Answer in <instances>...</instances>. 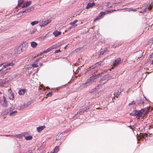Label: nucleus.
Wrapping results in <instances>:
<instances>
[{
  "label": "nucleus",
  "instance_id": "4d7b16f0",
  "mask_svg": "<svg viewBox=\"0 0 153 153\" xmlns=\"http://www.w3.org/2000/svg\"><path fill=\"white\" fill-rule=\"evenodd\" d=\"M114 11L113 10H110L108 12L111 13L112 12H113Z\"/></svg>",
  "mask_w": 153,
  "mask_h": 153
},
{
  "label": "nucleus",
  "instance_id": "72a5a7b5",
  "mask_svg": "<svg viewBox=\"0 0 153 153\" xmlns=\"http://www.w3.org/2000/svg\"><path fill=\"white\" fill-rule=\"evenodd\" d=\"M147 8H145L143 10H142L139 11L140 13H143L147 11Z\"/></svg>",
  "mask_w": 153,
  "mask_h": 153
},
{
  "label": "nucleus",
  "instance_id": "a211bd4d",
  "mask_svg": "<svg viewBox=\"0 0 153 153\" xmlns=\"http://www.w3.org/2000/svg\"><path fill=\"white\" fill-rule=\"evenodd\" d=\"M61 33L60 31L56 30L53 32V34L55 37L57 36H58L61 34Z\"/></svg>",
  "mask_w": 153,
  "mask_h": 153
},
{
  "label": "nucleus",
  "instance_id": "e2e57ef3",
  "mask_svg": "<svg viewBox=\"0 0 153 153\" xmlns=\"http://www.w3.org/2000/svg\"><path fill=\"white\" fill-rule=\"evenodd\" d=\"M152 64L153 65V60H152Z\"/></svg>",
  "mask_w": 153,
  "mask_h": 153
},
{
  "label": "nucleus",
  "instance_id": "6e6d98bb",
  "mask_svg": "<svg viewBox=\"0 0 153 153\" xmlns=\"http://www.w3.org/2000/svg\"><path fill=\"white\" fill-rule=\"evenodd\" d=\"M136 10L135 9H132V11H136Z\"/></svg>",
  "mask_w": 153,
  "mask_h": 153
},
{
  "label": "nucleus",
  "instance_id": "774afa93",
  "mask_svg": "<svg viewBox=\"0 0 153 153\" xmlns=\"http://www.w3.org/2000/svg\"><path fill=\"white\" fill-rule=\"evenodd\" d=\"M29 153H32V152H30Z\"/></svg>",
  "mask_w": 153,
  "mask_h": 153
},
{
  "label": "nucleus",
  "instance_id": "c85d7f7f",
  "mask_svg": "<svg viewBox=\"0 0 153 153\" xmlns=\"http://www.w3.org/2000/svg\"><path fill=\"white\" fill-rule=\"evenodd\" d=\"M37 30V29L36 28H34L32 30H30L29 33L30 34H33Z\"/></svg>",
  "mask_w": 153,
  "mask_h": 153
},
{
  "label": "nucleus",
  "instance_id": "ea45409f",
  "mask_svg": "<svg viewBox=\"0 0 153 153\" xmlns=\"http://www.w3.org/2000/svg\"><path fill=\"white\" fill-rule=\"evenodd\" d=\"M47 95L49 97H51L52 95V93L50 92L48 93Z\"/></svg>",
  "mask_w": 153,
  "mask_h": 153
},
{
  "label": "nucleus",
  "instance_id": "864d4df0",
  "mask_svg": "<svg viewBox=\"0 0 153 153\" xmlns=\"http://www.w3.org/2000/svg\"><path fill=\"white\" fill-rule=\"evenodd\" d=\"M144 98L145 99V100H146L147 101H148V99L146 98V97H145L144 96Z\"/></svg>",
  "mask_w": 153,
  "mask_h": 153
},
{
  "label": "nucleus",
  "instance_id": "7c9ffc66",
  "mask_svg": "<svg viewBox=\"0 0 153 153\" xmlns=\"http://www.w3.org/2000/svg\"><path fill=\"white\" fill-rule=\"evenodd\" d=\"M92 7V6L91 5V3H88L87 4V7H86V9H88Z\"/></svg>",
  "mask_w": 153,
  "mask_h": 153
},
{
  "label": "nucleus",
  "instance_id": "1a4fd4ad",
  "mask_svg": "<svg viewBox=\"0 0 153 153\" xmlns=\"http://www.w3.org/2000/svg\"><path fill=\"white\" fill-rule=\"evenodd\" d=\"M101 74L100 73L97 74L95 75L94 76H92L90 77V78H91V79L93 80V81L94 82H95V80L98 78Z\"/></svg>",
  "mask_w": 153,
  "mask_h": 153
},
{
  "label": "nucleus",
  "instance_id": "9d476101",
  "mask_svg": "<svg viewBox=\"0 0 153 153\" xmlns=\"http://www.w3.org/2000/svg\"><path fill=\"white\" fill-rule=\"evenodd\" d=\"M13 64L12 62H10V63H4V64L3 65V68H3H6L7 67H8L9 66H13Z\"/></svg>",
  "mask_w": 153,
  "mask_h": 153
},
{
  "label": "nucleus",
  "instance_id": "0eeeda50",
  "mask_svg": "<svg viewBox=\"0 0 153 153\" xmlns=\"http://www.w3.org/2000/svg\"><path fill=\"white\" fill-rule=\"evenodd\" d=\"M121 59L120 58H118L115 60L114 62H113L112 68H113L114 67L117 66L118 64L120 62Z\"/></svg>",
  "mask_w": 153,
  "mask_h": 153
},
{
  "label": "nucleus",
  "instance_id": "6e6552de",
  "mask_svg": "<svg viewBox=\"0 0 153 153\" xmlns=\"http://www.w3.org/2000/svg\"><path fill=\"white\" fill-rule=\"evenodd\" d=\"M106 14L105 12H101L98 15V16L94 20H97L98 19H102L103 16Z\"/></svg>",
  "mask_w": 153,
  "mask_h": 153
},
{
  "label": "nucleus",
  "instance_id": "69168bd1",
  "mask_svg": "<svg viewBox=\"0 0 153 153\" xmlns=\"http://www.w3.org/2000/svg\"><path fill=\"white\" fill-rule=\"evenodd\" d=\"M153 4V1L152 2L151 4Z\"/></svg>",
  "mask_w": 153,
  "mask_h": 153
},
{
  "label": "nucleus",
  "instance_id": "c9c22d12",
  "mask_svg": "<svg viewBox=\"0 0 153 153\" xmlns=\"http://www.w3.org/2000/svg\"><path fill=\"white\" fill-rule=\"evenodd\" d=\"M32 66L33 68H37L39 66V65L35 64H32L31 65Z\"/></svg>",
  "mask_w": 153,
  "mask_h": 153
},
{
  "label": "nucleus",
  "instance_id": "680f3d73",
  "mask_svg": "<svg viewBox=\"0 0 153 153\" xmlns=\"http://www.w3.org/2000/svg\"><path fill=\"white\" fill-rule=\"evenodd\" d=\"M67 45H66V46H65V47H64V48L65 49H66V48H67Z\"/></svg>",
  "mask_w": 153,
  "mask_h": 153
},
{
  "label": "nucleus",
  "instance_id": "412c9836",
  "mask_svg": "<svg viewBox=\"0 0 153 153\" xmlns=\"http://www.w3.org/2000/svg\"><path fill=\"white\" fill-rule=\"evenodd\" d=\"M30 12V10H29V9H26L24 11L20 12L18 14H19L20 15H23V13H28V12Z\"/></svg>",
  "mask_w": 153,
  "mask_h": 153
},
{
  "label": "nucleus",
  "instance_id": "423d86ee",
  "mask_svg": "<svg viewBox=\"0 0 153 153\" xmlns=\"http://www.w3.org/2000/svg\"><path fill=\"white\" fill-rule=\"evenodd\" d=\"M91 78L90 77L89 78L87 79L86 82L83 84L84 87H86L90 86L94 82Z\"/></svg>",
  "mask_w": 153,
  "mask_h": 153
},
{
  "label": "nucleus",
  "instance_id": "a878e982",
  "mask_svg": "<svg viewBox=\"0 0 153 153\" xmlns=\"http://www.w3.org/2000/svg\"><path fill=\"white\" fill-rule=\"evenodd\" d=\"M17 112V111H14L11 112L10 114V116H14L16 115Z\"/></svg>",
  "mask_w": 153,
  "mask_h": 153
},
{
  "label": "nucleus",
  "instance_id": "5701e85b",
  "mask_svg": "<svg viewBox=\"0 0 153 153\" xmlns=\"http://www.w3.org/2000/svg\"><path fill=\"white\" fill-rule=\"evenodd\" d=\"M23 2V0H18V5L16 7V8L20 6L22 4Z\"/></svg>",
  "mask_w": 153,
  "mask_h": 153
},
{
  "label": "nucleus",
  "instance_id": "e433bc0d",
  "mask_svg": "<svg viewBox=\"0 0 153 153\" xmlns=\"http://www.w3.org/2000/svg\"><path fill=\"white\" fill-rule=\"evenodd\" d=\"M135 111H133L132 112L130 113L129 114L130 115L132 116H135Z\"/></svg>",
  "mask_w": 153,
  "mask_h": 153
},
{
  "label": "nucleus",
  "instance_id": "f3484780",
  "mask_svg": "<svg viewBox=\"0 0 153 153\" xmlns=\"http://www.w3.org/2000/svg\"><path fill=\"white\" fill-rule=\"evenodd\" d=\"M8 97L9 99L11 100H13L14 98V93H10L8 94Z\"/></svg>",
  "mask_w": 153,
  "mask_h": 153
},
{
  "label": "nucleus",
  "instance_id": "393cba45",
  "mask_svg": "<svg viewBox=\"0 0 153 153\" xmlns=\"http://www.w3.org/2000/svg\"><path fill=\"white\" fill-rule=\"evenodd\" d=\"M42 24L41 25H40V26L41 27H45L46 25H47L48 24L46 22V21H43L42 22Z\"/></svg>",
  "mask_w": 153,
  "mask_h": 153
},
{
  "label": "nucleus",
  "instance_id": "f03ea898",
  "mask_svg": "<svg viewBox=\"0 0 153 153\" xmlns=\"http://www.w3.org/2000/svg\"><path fill=\"white\" fill-rule=\"evenodd\" d=\"M104 64V63L102 62H99L98 63H97V64H96V66H94L93 67H90L89 68L87 69L86 70L85 73L88 72L89 73L90 71V72H91L93 71L94 70L96 71L97 70V67H98V66H100L101 65H102Z\"/></svg>",
  "mask_w": 153,
  "mask_h": 153
},
{
  "label": "nucleus",
  "instance_id": "13d9d810",
  "mask_svg": "<svg viewBox=\"0 0 153 153\" xmlns=\"http://www.w3.org/2000/svg\"><path fill=\"white\" fill-rule=\"evenodd\" d=\"M39 65L40 66H42V65H43V64L42 63H39Z\"/></svg>",
  "mask_w": 153,
  "mask_h": 153
},
{
  "label": "nucleus",
  "instance_id": "0e129e2a",
  "mask_svg": "<svg viewBox=\"0 0 153 153\" xmlns=\"http://www.w3.org/2000/svg\"><path fill=\"white\" fill-rule=\"evenodd\" d=\"M8 136H12V135H9Z\"/></svg>",
  "mask_w": 153,
  "mask_h": 153
},
{
  "label": "nucleus",
  "instance_id": "473e14b6",
  "mask_svg": "<svg viewBox=\"0 0 153 153\" xmlns=\"http://www.w3.org/2000/svg\"><path fill=\"white\" fill-rule=\"evenodd\" d=\"M78 21L77 20H76L73 22H71L70 24L71 25H75V24L78 22Z\"/></svg>",
  "mask_w": 153,
  "mask_h": 153
},
{
  "label": "nucleus",
  "instance_id": "58836bf2",
  "mask_svg": "<svg viewBox=\"0 0 153 153\" xmlns=\"http://www.w3.org/2000/svg\"><path fill=\"white\" fill-rule=\"evenodd\" d=\"M76 26H77V24H75V25H72V26H71V27H70V29H71L74 28Z\"/></svg>",
  "mask_w": 153,
  "mask_h": 153
},
{
  "label": "nucleus",
  "instance_id": "4be33fe9",
  "mask_svg": "<svg viewBox=\"0 0 153 153\" xmlns=\"http://www.w3.org/2000/svg\"><path fill=\"white\" fill-rule=\"evenodd\" d=\"M59 150V146H56L54 149L53 153H57Z\"/></svg>",
  "mask_w": 153,
  "mask_h": 153
},
{
  "label": "nucleus",
  "instance_id": "39448f33",
  "mask_svg": "<svg viewBox=\"0 0 153 153\" xmlns=\"http://www.w3.org/2000/svg\"><path fill=\"white\" fill-rule=\"evenodd\" d=\"M60 46V45H59L58 44L54 45L52 46V47H51L50 48H47L46 50L44 51L41 54V55L42 54H44L45 53H47L48 52L51 51L52 49H54V48H56L57 47Z\"/></svg>",
  "mask_w": 153,
  "mask_h": 153
},
{
  "label": "nucleus",
  "instance_id": "dca6fc26",
  "mask_svg": "<svg viewBox=\"0 0 153 153\" xmlns=\"http://www.w3.org/2000/svg\"><path fill=\"white\" fill-rule=\"evenodd\" d=\"M31 3V1H29L26 2V3H25L23 6H22V8H24L25 7H27L28 6H29L30 5Z\"/></svg>",
  "mask_w": 153,
  "mask_h": 153
},
{
  "label": "nucleus",
  "instance_id": "3c124183",
  "mask_svg": "<svg viewBox=\"0 0 153 153\" xmlns=\"http://www.w3.org/2000/svg\"><path fill=\"white\" fill-rule=\"evenodd\" d=\"M91 5L92 7L95 5V3L94 2H92V3H91Z\"/></svg>",
  "mask_w": 153,
  "mask_h": 153
},
{
  "label": "nucleus",
  "instance_id": "20e7f679",
  "mask_svg": "<svg viewBox=\"0 0 153 153\" xmlns=\"http://www.w3.org/2000/svg\"><path fill=\"white\" fill-rule=\"evenodd\" d=\"M0 102L1 104L4 107H6L7 106L8 103L6 98L4 95L3 99L1 100L0 98Z\"/></svg>",
  "mask_w": 153,
  "mask_h": 153
},
{
  "label": "nucleus",
  "instance_id": "f257e3e1",
  "mask_svg": "<svg viewBox=\"0 0 153 153\" xmlns=\"http://www.w3.org/2000/svg\"><path fill=\"white\" fill-rule=\"evenodd\" d=\"M135 116L140 117L144 116L145 114H146L148 111V109L147 108H145L141 110H135Z\"/></svg>",
  "mask_w": 153,
  "mask_h": 153
},
{
  "label": "nucleus",
  "instance_id": "bb28decb",
  "mask_svg": "<svg viewBox=\"0 0 153 153\" xmlns=\"http://www.w3.org/2000/svg\"><path fill=\"white\" fill-rule=\"evenodd\" d=\"M39 22L38 21H33L30 23V24L33 26L38 24Z\"/></svg>",
  "mask_w": 153,
  "mask_h": 153
},
{
  "label": "nucleus",
  "instance_id": "ddd939ff",
  "mask_svg": "<svg viewBox=\"0 0 153 153\" xmlns=\"http://www.w3.org/2000/svg\"><path fill=\"white\" fill-rule=\"evenodd\" d=\"M144 99H142V98H140L138 100H136V103L137 104L139 105L140 104H143L144 103Z\"/></svg>",
  "mask_w": 153,
  "mask_h": 153
},
{
  "label": "nucleus",
  "instance_id": "2eb2a0df",
  "mask_svg": "<svg viewBox=\"0 0 153 153\" xmlns=\"http://www.w3.org/2000/svg\"><path fill=\"white\" fill-rule=\"evenodd\" d=\"M45 126H41L37 128V130L39 132H40L42 131L45 128Z\"/></svg>",
  "mask_w": 153,
  "mask_h": 153
},
{
  "label": "nucleus",
  "instance_id": "7ed1b4c3",
  "mask_svg": "<svg viewBox=\"0 0 153 153\" xmlns=\"http://www.w3.org/2000/svg\"><path fill=\"white\" fill-rule=\"evenodd\" d=\"M87 110V108L85 107H84L80 109L79 111L77 112V114H75L73 117V118L75 119L76 118L78 117L80 115H81L83 114L85 111H86Z\"/></svg>",
  "mask_w": 153,
  "mask_h": 153
},
{
  "label": "nucleus",
  "instance_id": "bf43d9fd",
  "mask_svg": "<svg viewBox=\"0 0 153 153\" xmlns=\"http://www.w3.org/2000/svg\"><path fill=\"white\" fill-rule=\"evenodd\" d=\"M4 64V63H2L0 64V67H1V66L3 65Z\"/></svg>",
  "mask_w": 153,
  "mask_h": 153
},
{
  "label": "nucleus",
  "instance_id": "09e8293b",
  "mask_svg": "<svg viewBox=\"0 0 153 153\" xmlns=\"http://www.w3.org/2000/svg\"><path fill=\"white\" fill-rule=\"evenodd\" d=\"M42 58L41 57H40L39 58H38V59H37L36 60V61H35V62H38L40 59H41Z\"/></svg>",
  "mask_w": 153,
  "mask_h": 153
},
{
  "label": "nucleus",
  "instance_id": "a19ab883",
  "mask_svg": "<svg viewBox=\"0 0 153 153\" xmlns=\"http://www.w3.org/2000/svg\"><path fill=\"white\" fill-rule=\"evenodd\" d=\"M28 9L30 10V12L31 11H33L34 10V7H30Z\"/></svg>",
  "mask_w": 153,
  "mask_h": 153
},
{
  "label": "nucleus",
  "instance_id": "c756f323",
  "mask_svg": "<svg viewBox=\"0 0 153 153\" xmlns=\"http://www.w3.org/2000/svg\"><path fill=\"white\" fill-rule=\"evenodd\" d=\"M18 138H21L23 137V136H25V135L23 134H18Z\"/></svg>",
  "mask_w": 153,
  "mask_h": 153
},
{
  "label": "nucleus",
  "instance_id": "4c0bfd02",
  "mask_svg": "<svg viewBox=\"0 0 153 153\" xmlns=\"http://www.w3.org/2000/svg\"><path fill=\"white\" fill-rule=\"evenodd\" d=\"M7 79H5L4 80H3L2 81H1L2 82V83H3L4 84H5L7 82Z\"/></svg>",
  "mask_w": 153,
  "mask_h": 153
},
{
  "label": "nucleus",
  "instance_id": "cd10ccee",
  "mask_svg": "<svg viewBox=\"0 0 153 153\" xmlns=\"http://www.w3.org/2000/svg\"><path fill=\"white\" fill-rule=\"evenodd\" d=\"M33 137L31 136H29L26 137L25 139L27 140H30L32 139Z\"/></svg>",
  "mask_w": 153,
  "mask_h": 153
},
{
  "label": "nucleus",
  "instance_id": "a18cd8bd",
  "mask_svg": "<svg viewBox=\"0 0 153 153\" xmlns=\"http://www.w3.org/2000/svg\"><path fill=\"white\" fill-rule=\"evenodd\" d=\"M127 10L128 11H132V8H128L127 9Z\"/></svg>",
  "mask_w": 153,
  "mask_h": 153
},
{
  "label": "nucleus",
  "instance_id": "9b49d317",
  "mask_svg": "<svg viewBox=\"0 0 153 153\" xmlns=\"http://www.w3.org/2000/svg\"><path fill=\"white\" fill-rule=\"evenodd\" d=\"M24 44H22V45H20L16 48V52L17 53H20L21 52H22V46H23V45Z\"/></svg>",
  "mask_w": 153,
  "mask_h": 153
},
{
  "label": "nucleus",
  "instance_id": "79ce46f5",
  "mask_svg": "<svg viewBox=\"0 0 153 153\" xmlns=\"http://www.w3.org/2000/svg\"><path fill=\"white\" fill-rule=\"evenodd\" d=\"M61 51L60 49L57 50L55 51L54 52V53H58V52H60Z\"/></svg>",
  "mask_w": 153,
  "mask_h": 153
},
{
  "label": "nucleus",
  "instance_id": "aec40b11",
  "mask_svg": "<svg viewBox=\"0 0 153 153\" xmlns=\"http://www.w3.org/2000/svg\"><path fill=\"white\" fill-rule=\"evenodd\" d=\"M64 134L62 133L60 134L59 135H57L56 136V140H60L62 137V134Z\"/></svg>",
  "mask_w": 153,
  "mask_h": 153
},
{
  "label": "nucleus",
  "instance_id": "052dcab7",
  "mask_svg": "<svg viewBox=\"0 0 153 153\" xmlns=\"http://www.w3.org/2000/svg\"><path fill=\"white\" fill-rule=\"evenodd\" d=\"M81 66H80V67H79V68H78L76 70V72H77H77H79V71H78V70L79 69V68H80V67L81 68Z\"/></svg>",
  "mask_w": 153,
  "mask_h": 153
},
{
  "label": "nucleus",
  "instance_id": "37998d69",
  "mask_svg": "<svg viewBox=\"0 0 153 153\" xmlns=\"http://www.w3.org/2000/svg\"><path fill=\"white\" fill-rule=\"evenodd\" d=\"M105 51H105V50L104 51H101L100 52V55H103Z\"/></svg>",
  "mask_w": 153,
  "mask_h": 153
},
{
  "label": "nucleus",
  "instance_id": "49530a36",
  "mask_svg": "<svg viewBox=\"0 0 153 153\" xmlns=\"http://www.w3.org/2000/svg\"><path fill=\"white\" fill-rule=\"evenodd\" d=\"M32 103V102H31V101H28V102H27V104L28 105H30Z\"/></svg>",
  "mask_w": 153,
  "mask_h": 153
},
{
  "label": "nucleus",
  "instance_id": "f8f14e48",
  "mask_svg": "<svg viewBox=\"0 0 153 153\" xmlns=\"http://www.w3.org/2000/svg\"><path fill=\"white\" fill-rule=\"evenodd\" d=\"M121 91L119 89L116 90L114 93V95L117 97H118L121 93Z\"/></svg>",
  "mask_w": 153,
  "mask_h": 153
},
{
  "label": "nucleus",
  "instance_id": "f704fd0d",
  "mask_svg": "<svg viewBox=\"0 0 153 153\" xmlns=\"http://www.w3.org/2000/svg\"><path fill=\"white\" fill-rule=\"evenodd\" d=\"M136 103V101L135 102L134 101H132L131 102L129 103L128 105H135Z\"/></svg>",
  "mask_w": 153,
  "mask_h": 153
},
{
  "label": "nucleus",
  "instance_id": "338daca9",
  "mask_svg": "<svg viewBox=\"0 0 153 153\" xmlns=\"http://www.w3.org/2000/svg\"><path fill=\"white\" fill-rule=\"evenodd\" d=\"M152 40H153V37L152 38Z\"/></svg>",
  "mask_w": 153,
  "mask_h": 153
},
{
  "label": "nucleus",
  "instance_id": "6ab92c4d",
  "mask_svg": "<svg viewBox=\"0 0 153 153\" xmlns=\"http://www.w3.org/2000/svg\"><path fill=\"white\" fill-rule=\"evenodd\" d=\"M37 43L34 42H31V46L33 48H35L37 45Z\"/></svg>",
  "mask_w": 153,
  "mask_h": 153
},
{
  "label": "nucleus",
  "instance_id": "de8ad7c7",
  "mask_svg": "<svg viewBox=\"0 0 153 153\" xmlns=\"http://www.w3.org/2000/svg\"><path fill=\"white\" fill-rule=\"evenodd\" d=\"M0 86L2 87L4 86V84L2 83V82H0Z\"/></svg>",
  "mask_w": 153,
  "mask_h": 153
},
{
  "label": "nucleus",
  "instance_id": "5fc2aeb1",
  "mask_svg": "<svg viewBox=\"0 0 153 153\" xmlns=\"http://www.w3.org/2000/svg\"><path fill=\"white\" fill-rule=\"evenodd\" d=\"M128 127H129L130 128H131L132 130H133V128L131 126H129Z\"/></svg>",
  "mask_w": 153,
  "mask_h": 153
},
{
  "label": "nucleus",
  "instance_id": "c03bdc74",
  "mask_svg": "<svg viewBox=\"0 0 153 153\" xmlns=\"http://www.w3.org/2000/svg\"><path fill=\"white\" fill-rule=\"evenodd\" d=\"M45 21H46V22L48 24L50 23L51 21V20H46Z\"/></svg>",
  "mask_w": 153,
  "mask_h": 153
},
{
  "label": "nucleus",
  "instance_id": "4468645a",
  "mask_svg": "<svg viewBox=\"0 0 153 153\" xmlns=\"http://www.w3.org/2000/svg\"><path fill=\"white\" fill-rule=\"evenodd\" d=\"M26 91V90L25 89H22L19 90V94L21 95H24Z\"/></svg>",
  "mask_w": 153,
  "mask_h": 153
},
{
  "label": "nucleus",
  "instance_id": "2f4dec72",
  "mask_svg": "<svg viewBox=\"0 0 153 153\" xmlns=\"http://www.w3.org/2000/svg\"><path fill=\"white\" fill-rule=\"evenodd\" d=\"M146 8H147V9H148V10H151L152 9V7L151 6H149L148 4L146 6Z\"/></svg>",
  "mask_w": 153,
  "mask_h": 153
},
{
  "label": "nucleus",
  "instance_id": "b1692460",
  "mask_svg": "<svg viewBox=\"0 0 153 153\" xmlns=\"http://www.w3.org/2000/svg\"><path fill=\"white\" fill-rule=\"evenodd\" d=\"M12 108H10L9 109L6 110L4 111V114H7L10 111Z\"/></svg>",
  "mask_w": 153,
  "mask_h": 153
},
{
  "label": "nucleus",
  "instance_id": "8fccbe9b",
  "mask_svg": "<svg viewBox=\"0 0 153 153\" xmlns=\"http://www.w3.org/2000/svg\"><path fill=\"white\" fill-rule=\"evenodd\" d=\"M18 134L12 135V137H14L16 138H18Z\"/></svg>",
  "mask_w": 153,
  "mask_h": 153
},
{
  "label": "nucleus",
  "instance_id": "603ef678",
  "mask_svg": "<svg viewBox=\"0 0 153 153\" xmlns=\"http://www.w3.org/2000/svg\"><path fill=\"white\" fill-rule=\"evenodd\" d=\"M143 135V136H147L148 135V134L147 133H144Z\"/></svg>",
  "mask_w": 153,
  "mask_h": 153
}]
</instances>
